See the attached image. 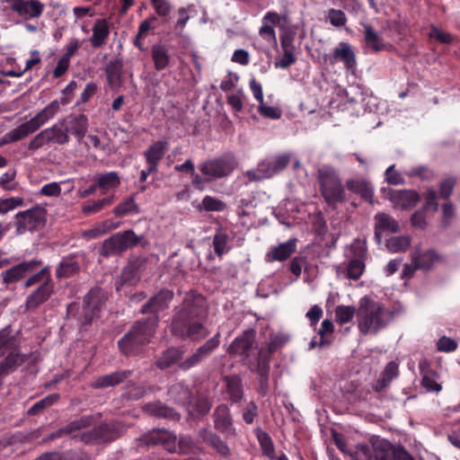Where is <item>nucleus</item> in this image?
<instances>
[{
    "instance_id": "obj_1",
    "label": "nucleus",
    "mask_w": 460,
    "mask_h": 460,
    "mask_svg": "<svg viewBox=\"0 0 460 460\" xmlns=\"http://www.w3.org/2000/svg\"><path fill=\"white\" fill-rule=\"evenodd\" d=\"M208 314L206 298L195 291L186 293L182 303L174 309L171 323L173 336L186 341H199L208 335L205 327Z\"/></svg>"
},
{
    "instance_id": "obj_2",
    "label": "nucleus",
    "mask_w": 460,
    "mask_h": 460,
    "mask_svg": "<svg viewBox=\"0 0 460 460\" xmlns=\"http://www.w3.org/2000/svg\"><path fill=\"white\" fill-rule=\"evenodd\" d=\"M158 323V315H150L137 321L118 341L119 351L125 356H136L141 353L155 336Z\"/></svg>"
},
{
    "instance_id": "obj_3",
    "label": "nucleus",
    "mask_w": 460,
    "mask_h": 460,
    "mask_svg": "<svg viewBox=\"0 0 460 460\" xmlns=\"http://www.w3.org/2000/svg\"><path fill=\"white\" fill-rule=\"evenodd\" d=\"M357 318L360 332L376 334L387 326L393 319V314L382 304L365 296L359 301Z\"/></svg>"
},
{
    "instance_id": "obj_4",
    "label": "nucleus",
    "mask_w": 460,
    "mask_h": 460,
    "mask_svg": "<svg viewBox=\"0 0 460 460\" xmlns=\"http://www.w3.org/2000/svg\"><path fill=\"white\" fill-rule=\"evenodd\" d=\"M316 180L324 202L332 209L346 200V190L337 170L331 165H323L317 170Z\"/></svg>"
},
{
    "instance_id": "obj_5",
    "label": "nucleus",
    "mask_w": 460,
    "mask_h": 460,
    "mask_svg": "<svg viewBox=\"0 0 460 460\" xmlns=\"http://www.w3.org/2000/svg\"><path fill=\"white\" fill-rule=\"evenodd\" d=\"M107 293L100 288H92L84 296L82 312L79 313V305L76 303H70L66 308L67 317H74L82 325L91 324L102 309L107 300Z\"/></svg>"
},
{
    "instance_id": "obj_6",
    "label": "nucleus",
    "mask_w": 460,
    "mask_h": 460,
    "mask_svg": "<svg viewBox=\"0 0 460 460\" xmlns=\"http://www.w3.org/2000/svg\"><path fill=\"white\" fill-rule=\"evenodd\" d=\"M60 105L57 100L49 103L42 111L36 114L30 120L21 124L9 131L5 137L9 142H16L37 131L42 125L55 116L59 111Z\"/></svg>"
},
{
    "instance_id": "obj_7",
    "label": "nucleus",
    "mask_w": 460,
    "mask_h": 460,
    "mask_svg": "<svg viewBox=\"0 0 460 460\" xmlns=\"http://www.w3.org/2000/svg\"><path fill=\"white\" fill-rule=\"evenodd\" d=\"M139 240L133 230L118 232L104 240L100 248V254L105 258L120 254L136 246Z\"/></svg>"
},
{
    "instance_id": "obj_8",
    "label": "nucleus",
    "mask_w": 460,
    "mask_h": 460,
    "mask_svg": "<svg viewBox=\"0 0 460 460\" xmlns=\"http://www.w3.org/2000/svg\"><path fill=\"white\" fill-rule=\"evenodd\" d=\"M47 210L41 206H35L30 209L20 211L15 215L14 226L16 234L21 235L26 232H33L45 226Z\"/></svg>"
},
{
    "instance_id": "obj_9",
    "label": "nucleus",
    "mask_w": 460,
    "mask_h": 460,
    "mask_svg": "<svg viewBox=\"0 0 460 460\" xmlns=\"http://www.w3.org/2000/svg\"><path fill=\"white\" fill-rule=\"evenodd\" d=\"M236 166L235 157L233 155L226 154L203 162L199 165V169L205 177H208V181H212L229 175Z\"/></svg>"
},
{
    "instance_id": "obj_10",
    "label": "nucleus",
    "mask_w": 460,
    "mask_h": 460,
    "mask_svg": "<svg viewBox=\"0 0 460 460\" xmlns=\"http://www.w3.org/2000/svg\"><path fill=\"white\" fill-rule=\"evenodd\" d=\"M290 157L287 154L276 156L274 159L259 164L256 170L247 172L250 181H256L268 179L284 170L289 164Z\"/></svg>"
},
{
    "instance_id": "obj_11",
    "label": "nucleus",
    "mask_w": 460,
    "mask_h": 460,
    "mask_svg": "<svg viewBox=\"0 0 460 460\" xmlns=\"http://www.w3.org/2000/svg\"><path fill=\"white\" fill-rule=\"evenodd\" d=\"M219 339L220 333L217 332L214 337L208 340L203 345L199 346L190 356L179 362L178 367L182 371H188L199 366L219 346Z\"/></svg>"
},
{
    "instance_id": "obj_12",
    "label": "nucleus",
    "mask_w": 460,
    "mask_h": 460,
    "mask_svg": "<svg viewBox=\"0 0 460 460\" xmlns=\"http://www.w3.org/2000/svg\"><path fill=\"white\" fill-rule=\"evenodd\" d=\"M42 265L40 260L23 261L16 265H13L8 270L1 272L0 276L3 283L5 285L14 284L21 280H25L27 276L31 272L37 270Z\"/></svg>"
},
{
    "instance_id": "obj_13",
    "label": "nucleus",
    "mask_w": 460,
    "mask_h": 460,
    "mask_svg": "<svg viewBox=\"0 0 460 460\" xmlns=\"http://www.w3.org/2000/svg\"><path fill=\"white\" fill-rule=\"evenodd\" d=\"M55 285L52 278L45 279L37 288L27 296L24 308L26 311H35L47 302L54 293Z\"/></svg>"
},
{
    "instance_id": "obj_14",
    "label": "nucleus",
    "mask_w": 460,
    "mask_h": 460,
    "mask_svg": "<svg viewBox=\"0 0 460 460\" xmlns=\"http://www.w3.org/2000/svg\"><path fill=\"white\" fill-rule=\"evenodd\" d=\"M118 435L115 424L103 423L84 432L82 442L84 444L108 442L114 440Z\"/></svg>"
},
{
    "instance_id": "obj_15",
    "label": "nucleus",
    "mask_w": 460,
    "mask_h": 460,
    "mask_svg": "<svg viewBox=\"0 0 460 460\" xmlns=\"http://www.w3.org/2000/svg\"><path fill=\"white\" fill-rule=\"evenodd\" d=\"M174 293L172 290L168 288L161 289L150 297V299L142 306L140 312L142 314H152V315H157L158 313L169 308Z\"/></svg>"
},
{
    "instance_id": "obj_16",
    "label": "nucleus",
    "mask_w": 460,
    "mask_h": 460,
    "mask_svg": "<svg viewBox=\"0 0 460 460\" xmlns=\"http://www.w3.org/2000/svg\"><path fill=\"white\" fill-rule=\"evenodd\" d=\"M212 417L214 427L218 432L226 436L236 435V429L234 426L233 417L227 405L219 404L217 406Z\"/></svg>"
},
{
    "instance_id": "obj_17",
    "label": "nucleus",
    "mask_w": 460,
    "mask_h": 460,
    "mask_svg": "<svg viewBox=\"0 0 460 460\" xmlns=\"http://www.w3.org/2000/svg\"><path fill=\"white\" fill-rule=\"evenodd\" d=\"M330 63L335 64L337 62H342L344 67L354 73L357 67V58L356 53L352 46L346 41H341L338 46L333 49L330 56Z\"/></svg>"
},
{
    "instance_id": "obj_18",
    "label": "nucleus",
    "mask_w": 460,
    "mask_h": 460,
    "mask_svg": "<svg viewBox=\"0 0 460 460\" xmlns=\"http://www.w3.org/2000/svg\"><path fill=\"white\" fill-rule=\"evenodd\" d=\"M143 441L147 446H162L169 452L176 450V436L164 429H154L146 433Z\"/></svg>"
},
{
    "instance_id": "obj_19",
    "label": "nucleus",
    "mask_w": 460,
    "mask_h": 460,
    "mask_svg": "<svg viewBox=\"0 0 460 460\" xmlns=\"http://www.w3.org/2000/svg\"><path fill=\"white\" fill-rule=\"evenodd\" d=\"M254 343L255 332L253 330H247L233 341L229 346L228 352L243 356L245 361H247Z\"/></svg>"
},
{
    "instance_id": "obj_20",
    "label": "nucleus",
    "mask_w": 460,
    "mask_h": 460,
    "mask_svg": "<svg viewBox=\"0 0 460 460\" xmlns=\"http://www.w3.org/2000/svg\"><path fill=\"white\" fill-rule=\"evenodd\" d=\"M411 260L415 268L429 270L442 257L433 249L423 251L420 247H415L411 253Z\"/></svg>"
},
{
    "instance_id": "obj_21",
    "label": "nucleus",
    "mask_w": 460,
    "mask_h": 460,
    "mask_svg": "<svg viewBox=\"0 0 460 460\" xmlns=\"http://www.w3.org/2000/svg\"><path fill=\"white\" fill-rule=\"evenodd\" d=\"M44 4L39 0H17L11 10L24 20L39 18L44 11Z\"/></svg>"
},
{
    "instance_id": "obj_22",
    "label": "nucleus",
    "mask_w": 460,
    "mask_h": 460,
    "mask_svg": "<svg viewBox=\"0 0 460 460\" xmlns=\"http://www.w3.org/2000/svg\"><path fill=\"white\" fill-rule=\"evenodd\" d=\"M400 231L398 222L390 215L377 213L375 216L374 238L378 244L382 243L384 233H397Z\"/></svg>"
},
{
    "instance_id": "obj_23",
    "label": "nucleus",
    "mask_w": 460,
    "mask_h": 460,
    "mask_svg": "<svg viewBox=\"0 0 460 460\" xmlns=\"http://www.w3.org/2000/svg\"><path fill=\"white\" fill-rule=\"evenodd\" d=\"M201 439L209 445L218 455L224 458L231 456V449L217 434L208 429H202L199 432Z\"/></svg>"
},
{
    "instance_id": "obj_24",
    "label": "nucleus",
    "mask_w": 460,
    "mask_h": 460,
    "mask_svg": "<svg viewBox=\"0 0 460 460\" xmlns=\"http://www.w3.org/2000/svg\"><path fill=\"white\" fill-rule=\"evenodd\" d=\"M63 125L66 133L75 136L78 141H81L85 136L88 128V119L84 114H79L63 119Z\"/></svg>"
},
{
    "instance_id": "obj_25",
    "label": "nucleus",
    "mask_w": 460,
    "mask_h": 460,
    "mask_svg": "<svg viewBox=\"0 0 460 460\" xmlns=\"http://www.w3.org/2000/svg\"><path fill=\"white\" fill-rule=\"evenodd\" d=\"M95 421L93 415H84L74 420L63 427L66 435L71 436L73 438L82 442V434L85 432V429L90 428Z\"/></svg>"
},
{
    "instance_id": "obj_26",
    "label": "nucleus",
    "mask_w": 460,
    "mask_h": 460,
    "mask_svg": "<svg viewBox=\"0 0 460 460\" xmlns=\"http://www.w3.org/2000/svg\"><path fill=\"white\" fill-rule=\"evenodd\" d=\"M132 374L131 370H119L111 374L98 376L94 379L92 386L95 389H103L115 386L128 378Z\"/></svg>"
},
{
    "instance_id": "obj_27",
    "label": "nucleus",
    "mask_w": 460,
    "mask_h": 460,
    "mask_svg": "<svg viewBox=\"0 0 460 460\" xmlns=\"http://www.w3.org/2000/svg\"><path fill=\"white\" fill-rule=\"evenodd\" d=\"M92 31L91 46L93 49L103 47L107 43L111 32L108 21L106 19L96 20Z\"/></svg>"
},
{
    "instance_id": "obj_28",
    "label": "nucleus",
    "mask_w": 460,
    "mask_h": 460,
    "mask_svg": "<svg viewBox=\"0 0 460 460\" xmlns=\"http://www.w3.org/2000/svg\"><path fill=\"white\" fill-rule=\"evenodd\" d=\"M168 395L175 403L184 407H190L193 403L192 393L182 383H176L170 386Z\"/></svg>"
},
{
    "instance_id": "obj_29",
    "label": "nucleus",
    "mask_w": 460,
    "mask_h": 460,
    "mask_svg": "<svg viewBox=\"0 0 460 460\" xmlns=\"http://www.w3.org/2000/svg\"><path fill=\"white\" fill-rule=\"evenodd\" d=\"M296 250V239L292 238L274 247L267 253L269 261H283L288 260Z\"/></svg>"
},
{
    "instance_id": "obj_30",
    "label": "nucleus",
    "mask_w": 460,
    "mask_h": 460,
    "mask_svg": "<svg viewBox=\"0 0 460 460\" xmlns=\"http://www.w3.org/2000/svg\"><path fill=\"white\" fill-rule=\"evenodd\" d=\"M151 58L156 71L166 69L171 62L169 49L164 44L161 43H155L152 46Z\"/></svg>"
},
{
    "instance_id": "obj_31",
    "label": "nucleus",
    "mask_w": 460,
    "mask_h": 460,
    "mask_svg": "<svg viewBox=\"0 0 460 460\" xmlns=\"http://www.w3.org/2000/svg\"><path fill=\"white\" fill-rule=\"evenodd\" d=\"M346 187L370 204L374 203V189L368 181L362 179H349L346 181Z\"/></svg>"
},
{
    "instance_id": "obj_32",
    "label": "nucleus",
    "mask_w": 460,
    "mask_h": 460,
    "mask_svg": "<svg viewBox=\"0 0 460 460\" xmlns=\"http://www.w3.org/2000/svg\"><path fill=\"white\" fill-rule=\"evenodd\" d=\"M398 376V364L395 361L388 362L381 374V377L373 385V390L376 393L383 392Z\"/></svg>"
},
{
    "instance_id": "obj_33",
    "label": "nucleus",
    "mask_w": 460,
    "mask_h": 460,
    "mask_svg": "<svg viewBox=\"0 0 460 460\" xmlns=\"http://www.w3.org/2000/svg\"><path fill=\"white\" fill-rule=\"evenodd\" d=\"M184 354V350L177 347H170L159 356L155 361V366L164 370L178 363Z\"/></svg>"
},
{
    "instance_id": "obj_34",
    "label": "nucleus",
    "mask_w": 460,
    "mask_h": 460,
    "mask_svg": "<svg viewBox=\"0 0 460 460\" xmlns=\"http://www.w3.org/2000/svg\"><path fill=\"white\" fill-rule=\"evenodd\" d=\"M334 332V325L332 322L329 319H325L322 322L319 330L317 331V334L319 337H314L309 343V348L314 349L318 347L320 349L328 347L332 343V340H330L326 335L332 334Z\"/></svg>"
},
{
    "instance_id": "obj_35",
    "label": "nucleus",
    "mask_w": 460,
    "mask_h": 460,
    "mask_svg": "<svg viewBox=\"0 0 460 460\" xmlns=\"http://www.w3.org/2000/svg\"><path fill=\"white\" fill-rule=\"evenodd\" d=\"M226 392L232 403L239 402L243 397L242 379L238 376H230L224 378Z\"/></svg>"
},
{
    "instance_id": "obj_36",
    "label": "nucleus",
    "mask_w": 460,
    "mask_h": 460,
    "mask_svg": "<svg viewBox=\"0 0 460 460\" xmlns=\"http://www.w3.org/2000/svg\"><path fill=\"white\" fill-rule=\"evenodd\" d=\"M395 447L386 439L373 440L374 460H394Z\"/></svg>"
},
{
    "instance_id": "obj_37",
    "label": "nucleus",
    "mask_w": 460,
    "mask_h": 460,
    "mask_svg": "<svg viewBox=\"0 0 460 460\" xmlns=\"http://www.w3.org/2000/svg\"><path fill=\"white\" fill-rule=\"evenodd\" d=\"M143 410L150 415L169 420H179V414L161 402H148L143 405Z\"/></svg>"
},
{
    "instance_id": "obj_38",
    "label": "nucleus",
    "mask_w": 460,
    "mask_h": 460,
    "mask_svg": "<svg viewBox=\"0 0 460 460\" xmlns=\"http://www.w3.org/2000/svg\"><path fill=\"white\" fill-rule=\"evenodd\" d=\"M28 359V356L22 353L10 352L0 362V377L13 372L18 367L22 365Z\"/></svg>"
},
{
    "instance_id": "obj_39",
    "label": "nucleus",
    "mask_w": 460,
    "mask_h": 460,
    "mask_svg": "<svg viewBox=\"0 0 460 460\" xmlns=\"http://www.w3.org/2000/svg\"><path fill=\"white\" fill-rule=\"evenodd\" d=\"M364 28V40L367 47L377 53L385 49V44L379 33L368 23L362 24Z\"/></svg>"
},
{
    "instance_id": "obj_40",
    "label": "nucleus",
    "mask_w": 460,
    "mask_h": 460,
    "mask_svg": "<svg viewBox=\"0 0 460 460\" xmlns=\"http://www.w3.org/2000/svg\"><path fill=\"white\" fill-rule=\"evenodd\" d=\"M232 239L233 237L230 236L226 229L219 227L216 230V233L213 236L212 245L215 253L218 257H222L224 254L230 251L231 247L228 245V243Z\"/></svg>"
},
{
    "instance_id": "obj_41",
    "label": "nucleus",
    "mask_w": 460,
    "mask_h": 460,
    "mask_svg": "<svg viewBox=\"0 0 460 460\" xmlns=\"http://www.w3.org/2000/svg\"><path fill=\"white\" fill-rule=\"evenodd\" d=\"M108 84L111 87L119 86L122 83L123 62L121 59L110 61L105 67Z\"/></svg>"
},
{
    "instance_id": "obj_42",
    "label": "nucleus",
    "mask_w": 460,
    "mask_h": 460,
    "mask_svg": "<svg viewBox=\"0 0 460 460\" xmlns=\"http://www.w3.org/2000/svg\"><path fill=\"white\" fill-rule=\"evenodd\" d=\"M254 434L260 444L262 453L270 460H275L276 453L270 436L261 428L254 429Z\"/></svg>"
},
{
    "instance_id": "obj_43",
    "label": "nucleus",
    "mask_w": 460,
    "mask_h": 460,
    "mask_svg": "<svg viewBox=\"0 0 460 460\" xmlns=\"http://www.w3.org/2000/svg\"><path fill=\"white\" fill-rule=\"evenodd\" d=\"M80 266L75 257H64L56 270L58 279L69 278L79 271Z\"/></svg>"
},
{
    "instance_id": "obj_44",
    "label": "nucleus",
    "mask_w": 460,
    "mask_h": 460,
    "mask_svg": "<svg viewBox=\"0 0 460 460\" xmlns=\"http://www.w3.org/2000/svg\"><path fill=\"white\" fill-rule=\"evenodd\" d=\"M48 135L49 144L64 145L69 141V136L66 133L63 121L54 124L52 127L45 129Z\"/></svg>"
},
{
    "instance_id": "obj_45",
    "label": "nucleus",
    "mask_w": 460,
    "mask_h": 460,
    "mask_svg": "<svg viewBox=\"0 0 460 460\" xmlns=\"http://www.w3.org/2000/svg\"><path fill=\"white\" fill-rule=\"evenodd\" d=\"M274 352H270V349L261 348L255 361L247 359L246 364L251 370H270V362L271 355Z\"/></svg>"
},
{
    "instance_id": "obj_46",
    "label": "nucleus",
    "mask_w": 460,
    "mask_h": 460,
    "mask_svg": "<svg viewBox=\"0 0 460 460\" xmlns=\"http://www.w3.org/2000/svg\"><path fill=\"white\" fill-rule=\"evenodd\" d=\"M95 181L98 187L102 189L103 192L111 189H116L120 184L119 176L116 172H108L97 174L95 176Z\"/></svg>"
},
{
    "instance_id": "obj_47",
    "label": "nucleus",
    "mask_w": 460,
    "mask_h": 460,
    "mask_svg": "<svg viewBox=\"0 0 460 460\" xmlns=\"http://www.w3.org/2000/svg\"><path fill=\"white\" fill-rule=\"evenodd\" d=\"M168 143L165 140H158L152 144L145 152L144 156L146 162H160L166 152Z\"/></svg>"
},
{
    "instance_id": "obj_48",
    "label": "nucleus",
    "mask_w": 460,
    "mask_h": 460,
    "mask_svg": "<svg viewBox=\"0 0 460 460\" xmlns=\"http://www.w3.org/2000/svg\"><path fill=\"white\" fill-rule=\"evenodd\" d=\"M411 242L408 235L393 236L386 240L385 246L393 253L403 252L410 247Z\"/></svg>"
},
{
    "instance_id": "obj_49",
    "label": "nucleus",
    "mask_w": 460,
    "mask_h": 460,
    "mask_svg": "<svg viewBox=\"0 0 460 460\" xmlns=\"http://www.w3.org/2000/svg\"><path fill=\"white\" fill-rule=\"evenodd\" d=\"M59 399L58 394H49L41 400L35 402L31 407H30L27 411V415L29 416H36L43 412L46 409L52 406L55 402H57Z\"/></svg>"
},
{
    "instance_id": "obj_50",
    "label": "nucleus",
    "mask_w": 460,
    "mask_h": 460,
    "mask_svg": "<svg viewBox=\"0 0 460 460\" xmlns=\"http://www.w3.org/2000/svg\"><path fill=\"white\" fill-rule=\"evenodd\" d=\"M18 346V341L10 325L0 330V351L13 350Z\"/></svg>"
},
{
    "instance_id": "obj_51",
    "label": "nucleus",
    "mask_w": 460,
    "mask_h": 460,
    "mask_svg": "<svg viewBox=\"0 0 460 460\" xmlns=\"http://www.w3.org/2000/svg\"><path fill=\"white\" fill-rule=\"evenodd\" d=\"M114 197L110 196L97 200H90L82 207L84 215H92L100 212L104 207L113 202Z\"/></svg>"
},
{
    "instance_id": "obj_52",
    "label": "nucleus",
    "mask_w": 460,
    "mask_h": 460,
    "mask_svg": "<svg viewBox=\"0 0 460 460\" xmlns=\"http://www.w3.org/2000/svg\"><path fill=\"white\" fill-rule=\"evenodd\" d=\"M395 200L402 208H410L416 206L420 200V196L415 190H404L396 194Z\"/></svg>"
},
{
    "instance_id": "obj_53",
    "label": "nucleus",
    "mask_w": 460,
    "mask_h": 460,
    "mask_svg": "<svg viewBox=\"0 0 460 460\" xmlns=\"http://www.w3.org/2000/svg\"><path fill=\"white\" fill-rule=\"evenodd\" d=\"M226 208V204L211 196H205L199 206V210H204L208 212H221Z\"/></svg>"
},
{
    "instance_id": "obj_54",
    "label": "nucleus",
    "mask_w": 460,
    "mask_h": 460,
    "mask_svg": "<svg viewBox=\"0 0 460 460\" xmlns=\"http://www.w3.org/2000/svg\"><path fill=\"white\" fill-rule=\"evenodd\" d=\"M48 278H51L49 268L43 267L42 269L31 272L29 276H27L26 279L23 282L24 288H31L36 284L42 283Z\"/></svg>"
},
{
    "instance_id": "obj_55",
    "label": "nucleus",
    "mask_w": 460,
    "mask_h": 460,
    "mask_svg": "<svg viewBox=\"0 0 460 460\" xmlns=\"http://www.w3.org/2000/svg\"><path fill=\"white\" fill-rule=\"evenodd\" d=\"M403 174L411 178L416 177L422 181H430L434 177L432 170L426 165L411 167L404 170Z\"/></svg>"
},
{
    "instance_id": "obj_56",
    "label": "nucleus",
    "mask_w": 460,
    "mask_h": 460,
    "mask_svg": "<svg viewBox=\"0 0 460 460\" xmlns=\"http://www.w3.org/2000/svg\"><path fill=\"white\" fill-rule=\"evenodd\" d=\"M355 314L357 311L352 305H338L335 308V320L340 324H345L353 319Z\"/></svg>"
},
{
    "instance_id": "obj_57",
    "label": "nucleus",
    "mask_w": 460,
    "mask_h": 460,
    "mask_svg": "<svg viewBox=\"0 0 460 460\" xmlns=\"http://www.w3.org/2000/svg\"><path fill=\"white\" fill-rule=\"evenodd\" d=\"M350 257L349 259L365 261L367 254V245L366 240L355 239L349 247Z\"/></svg>"
},
{
    "instance_id": "obj_58",
    "label": "nucleus",
    "mask_w": 460,
    "mask_h": 460,
    "mask_svg": "<svg viewBox=\"0 0 460 460\" xmlns=\"http://www.w3.org/2000/svg\"><path fill=\"white\" fill-rule=\"evenodd\" d=\"M366 268V261L349 259L347 265V277L349 279L358 280L362 276Z\"/></svg>"
},
{
    "instance_id": "obj_59",
    "label": "nucleus",
    "mask_w": 460,
    "mask_h": 460,
    "mask_svg": "<svg viewBox=\"0 0 460 460\" xmlns=\"http://www.w3.org/2000/svg\"><path fill=\"white\" fill-rule=\"evenodd\" d=\"M290 340L288 333L277 332L270 335L268 348L270 352H276L278 349L283 348Z\"/></svg>"
},
{
    "instance_id": "obj_60",
    "label": "nucleus",
    "mask_w": 460,
    "mask_h": 460,
    "mask_svg": "<svg viewBox=\"0 0 460 460\" xmlns=\"http://www.w3.org/2000/svg\"><path fill=\"white\" fill-rule=\"evenodd\" d=\"M353 460H374L373 442L371 446L367 444H358L351 453Z\"/></svg>"
},
{
    "instance_id": "obj_61",
    "label": "nucleus",
    "mask_w": 460,
    "mask_h": 460,
    "mask_svg": "<svg viewBox=\"0 0 460 460\" xmlns=\"http://www.w3.org/2000/svg\"><path fill=\"white\" fill-rule=\"evenodd\" d=\"M133 212H137V205L132 197L125 199L113 210L114 215L118 217H124Z\"/></svg>"
},
{
    "instance_id": "obj_62",
    "label": "nucleus",
    "mask_w": 460,
    "mask_h": 460,
    "mask_svg": "<svg viewBox=\"0 0 460 460\" xmlns=\"http://www.w3.org/2000/svg\"><path fill=\"white\" fill-rule=\"evenodd\" d=\"M245 99L244 93L242 90L237 91L227 95V104L237 113L242 111L243 108V100Z\"/></svg>"
},
{
    "instance_id": "obj_63",
    "label": "nucleus",
    "mask_w": 460,
    "mask_h": 460,
    "mask_svg": "<svg viewBox=\"0 0 460 460\" xmlns=\"http://www.w3.org/2000/svg\"><path fill=\"white\" fill-rule=\"evenodd\" d=\"M23 205V199L21 197H12L0 199V215H5L15 208Z\"/></svg>"
},
{
    "instance_id": "obj_64",
    "label": "nucleus",
    "mask_w": 460,
    "mask_h": 460,
    "mask_svg": "<svg viewBox=\"0 0 460 460\" xmlns=\"http://www.w3.org/2000/svg\"><path fill=\"white\" fill-rule=\"evenodd\" d=\"M196 451V446L193 439L190 437L184 436L181 437L178 442L176 441V450L173 452H179L180 454H191Z\"/></svg>"
}]
</instances>
